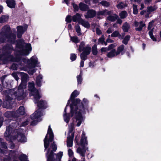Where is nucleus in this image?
Returning a JSON list of instances; mask_svg holds the SVG:
<instances>
[{
	"label": "nucleus",
	"mask_w": 161,
	"mask_h": 161,
	"mask_svg": "<svg viewBox=\"0 0 161 161\" xmlns=\"http://www.w3.org/2000/svg\"><path fill=\"white\" fill-rule=\"evenodd\" d=\"M127 7V4L124 2H121L119 3L117 5V7L119 9H123Z\"/></svg>",
	"instance_id": "412c9836"
},
{
	"label": "nucleus",
	"mask_w": 161,
	"mask_h": 161,
	"mask_svg": "<svg viewBox=\"0 0 161 161\" xmlns=\"http://www.w3.org/2000/svg\"><path fill=\"white\" fill-rule=\"evenodd\" d=\"M141 8H140V10H142L144 8V5L143 3H141Z\"/></svg>",
	"instance_id": "338daca9"
},
{
	"label": "nucleus",
	"mask_w": 161,
	"mask_h": 161,
	"mask_svg": "<svg viewBox=\"0 0 161 161\" xmlns=\"http://www.w3.org/2000/svg\"><path fill=\"white\" fill-rule=\"evenodd\" d=\"M134 25L136 27L135 30L137 31H140L142 30L143 27H146L145 25L142 21L138 22L135 21L134 22Z\"/></svg>",
	"instance_id": "4468645a"
},
{
	"label": "nucleus",
	"mask_w": 161,
	"mask_h": 161,
	"mask_svg": "<svg viewBox=\"0 0 161 161\" xmlns=\"http://www.w3.org/2000/svg\"><path fill=\"white\" fill-rule=\"evenodd\" d=\"M125 46L124 45H122L118 47L117 51H116V55H118L124 49Z\"/></svg>",
	"instance_id": "f704fd0d"
},
{
	"label": "nucleus",
	"mask_w": 161,
	"mask_h": 161,
	"mask_svg": "<svg viewBox=\"0 0 161 161\" xmlns=\"http://www.w3.org/2000/svg\"><path fill=\"white\" fill-rule=\"evenodd\" d=\"M116 55V53L115 49H113L109 52L107 54V56L109 58H112L115 57Z\"/></svg>",
	"instance_id": "6ab92c4d"
},
{
	"label": "nucleus",
	"mask_w": 161,
	"mask_h": 161,
	"mask_svg": "<svg viewBox=\"0 0 161 161\" xmlns=\"http://www.w3.org/2000/svg\"><path fill=\"white\" fill-rule=\"evenodd\" d=\"M28 90L31 91L30 96H33L34 101L36 103L38 99L40 98L41 97L39 92L34 87V83H29L28 85Z\"/></svg>",
	"instance_id": "1a4fd4ad"
},
{
	"label": "nucleus",
	"mask_w": 161,
	"mask_h": 161,
	"mask_svg": "<svg viewBox=\"0 0 161 161\" xmlns=\"http://www.w3.org/2000/svg\"><path fill=\"white\" fill-rule=\"evenodd\" d=\"M71 21V16L70 15H68L66 18V21L67 23H69Z\"/></svg>",
	"instance_id": "3c124183"
},
{
	"label": "nucleus",
	"mask_w": 161,
	"mask_h": 161,
	"mask_svg": "<svg viewBox=\"0 0 161 161\" xmlns=\"http://www.w3.org/2000/svg\"><path fill=\"white\" fill-rule=\"evenodd\" d=\"M82 19L81 18L80 15L78 13L74 15L72 18V20L74 22H78V23Z\"/></svg>",
	"instance_id": "aec40b11"
},
{
	"label": "nucleus",
	"mask_w": 161,
	"mask_h": 161,
	"mask_svg": "<svg viewBox=\"0 0 161 161\" xmlns=\"http://www.w3.org/2000/svg\"><path fill=\"white\" fill-rule=\"evenodd\" d=\"M91 50V48L89 47H86L84 49L83 52V53L86 54L87 55H89L90 52Z\"/></svg>",
	"instance_id": "e433bc0d"
},
{
	"label": "nucleus",
	"mask_w": 161,
	"mask_h": 161,
	"mask_svg": "<svg viewBox=\"0 0 161 161\" xmlns=\"http://www.w3.org/2000/svg\"><path fill=\"white\" fill-rule=\"evenodd\" d=\"M8 16L3 15L0 18V23H3L7 21L8 19Z\"/></svg>",
	"instance_id": "4c0bfd02"
},
{
	"label": "nucleus",
	"mask_w": 161,
	"mask_h": 161,
	"mask_svg": "<svg viewBox=\"0 0 161 161\" xmlns=\"http://www.w3.org/2000/svg\"><path fill=\"white\" fill-rule=\"evenodd\" d=\"M22 82L19 85L18 88L11 89L8 90L7 95L5 98L6 102H4V103L8 102V101L11 100L13 99H17L18 100H20L23 99L26 96L25 92L24 89L26 88V84L25 82L28 79V75L24 73H21V74Z\"/></svg>",
	"instance_id": "f03ea898"
},
{
	"label": "nucleus",
	"mask_w": 161,
	"mask_h": 161,
	"mask_svg": "<svg viewBox=\"0 0 161 161\" xmlns=\"http://www.w3.org/2000/svg\"><path fill=\"white\" fill-rule=\"evenodd\" d=\"M29 123V121L28 120H26V121H25V122L22 123L20 126H25L27 125Z\"/></svg>",
	"instance_id": "864d4df0"
},
{
	"label": "nucleus",
	"mask_w": 161,
	"mask_h": 161,
	"mask_svg": "<svg viewBox=\"0 0 161 161\" xmlns=\"http://www.w3.org/2000/svg\"><path fill=\"white\" fill-rule=\"evenodd\" d=\"M118 18V16L115 14H114L112 15H110L107 17V19L108 20L111 21H114L117 19Z\"/></svg>",
	"instance_id": "bb28decb"
},
{
	"label": "nucleus",
	"mask_w": 161,
	"mask_h": 161,
	"mask_svg": "<svg viewBox=\"0 0 161 161\" xmlns=\"http://www.w3.org/2000/svg\"><path fill=\"white\" fill-rule=\"evenodd\" d=\"M19 158L21 161H29L27 157L25 154H21L19 157Z\"/></svg>",
	"instance_id": "72a5a7b5"
},
{
	"label": "nucleus",
	"mask_w": 161,
	"mask_h": 161,
	"mask_svg": "<svg viewBox=\"0 0 161 161\" xmlns=\"http://www.w3.org/2000/svg\"><path fill=\"white\" fill-rule=\"evenodd\" d=\"M117 22L119 24H121L122 21V20L119 19V17L117 19Z\"/></svg>",
	"instance_id": "052dcab7"
},
{
	"label": "nucleus",
	"mask_w": 161,
	"mask_h": 161,
	"mask_svg": "<svg viewBox=\"0 0 161 161\" xmlns=\"http://www.w3.org/2000/svg\"><path fill=\"white\" fill-rule=\"evenodd\" d=\"M119 15L121 19H124L127 17L128 14L126 11H123L119 14Z\"/></svg>",
	"instance_id": "2f4dec72"
},
{
	"label": "nucleus",
	"mask_w": 161,
	"mask_h": 161,
	"mask_svg": "<svg viewBox=\"0 0 161 161\" xmlns=\"http://www.w3.org/2000/svg\"><path fill=\"white\" fill-rule=\"evenodd\" d=\"M107 42H113L114 41L110 39L109 38H108V39L107 40Z\"/></svg>",
	"instance_id": "0e129e2a"
},
{
	"label": "nucleus",
	"mask_w": 161,
	"mask_h": 161,
	"mask_svg": "<svg viewBox=\"0 0 161 161\" xmlns=\"http://www.w3.org/2000/svg\"><path fill=\"white\" fill-rule=\"evenodd\" d=\"M6 49L10 51V50H13V48L12 47V46L10 45V46H9V47H7Z\"/></svg>",
	"instance_id": "e2e57ef3"
},
{
	"label": "nucleus",
	"mask_w": 161,
	"mask_h": 161,
	"mask_svg": "<svg viewBox=\"0 0 161 161\" xmlns=\"http://www.w3.org/2000/svg\"><path fill=\"white\" fill-rule=\"evenodd\" d=\"M130 36L129 35L126 36L123 41V43L125 44H127L128 43V41L130 39Z\"/></svg>",
	"instance_id": "ea45409f"
},
{
	"label": "nucleus",
	"mask_w": 161,
	"mask_h": 161,
	"mask_svg": "<svg viewBox=\"0 0 161 161\" xmlns=\"http://www.w3.org/2000/svg\"><path fill=\"white\" fill-rule=\"evenodd\" d=\"M24 42L23 40H21L20 42H18L16 44L17 47L20 49L19 50V53L21 54L28 55L32 50V48L31 45L30 44H25V47L24 46Z\"/></svg>",
	"instance_id": "6e6552de"
},
{
	"label": "nucleus",
	"mask_w": 161,
	"mask_h": 161,
	"mask_svg": "<svg viewBox=\"0 0 161 161\" xmlns=\"http://www.w3.org/2000/svg\"><path fill=\"white\" fill-rule=\"evenodd\" d=\"M6 3L8 6L9 8H14L15 3L14 0H7Z\"/></svg>",
	"instance_id": "4be33fe9"
},
{
	"label": "nucleus",
	"mask_w": 161,
	"mask_h": 161,
	"mask_svg": "<svg viewBox=\"0 0 161 161\" xmlns=\"http://www.w3.org/2000/svg\"><path fill=\"white\" fill-rule=\"evenodd\" d=\"M49 136V140L50 142H52L53 139L54 135L52 129L50 127V125L48 127L47 134L44 140V146L45 150H46L49 146V142L47 140L48 137Z\"/></svg>",
	"instance_id": "f8f14e48"
},
{
	"label": "nucleus",
	"mask_w": 161,
	"mask_h": 161,
	"mask_svg": "<svg viewBox=\"0 0 161 161\" xmlns=\"http://www.w3.org/2000/svg\"><path fill=\"white\" fill-rule=\"evenodd\" d=\"M96 31L97 34L100 35L101 34V31L99 29L98 27H97L96 28Z\"/></svg>",
	"instance_id": "603ef678"
},
{
	"label": "nucleus",
	"mask_w": 161,
	"mask_h": 161,
	"mask_svg": "<svg viewBox=\"0 0 161 161\" xmlns=\"http://www.w3.org/2000/svg\"><path fill=\"white\" fill-rule=\"evenodd\" d=\"M12 57L11 56H10L8 58V60L9 61H14V60L12 58Z\"/></svg>",
	"instance_id": "69168bd1"
},
{
	"label": "nucleus",
	"mask_w": 161,
	"mask_h": 161,
	"mask_svg": "<svg viewBox=\"0 0 161 161\" xmlns=\"http://www.w3.org/2000/svg\"><path fill=\"white\" fill-rule=\"evenodd\" d=\"M92 52L93 54L94 55H96L97 54V45L95 44L92 48Z\"/></svg>",
	"instance_id": "c9c22d12"
},
{
	"label": "nucleus",
	"mask_w": 161,
	"mask_h": 161,
	"mask_svg": "<svg viewBox=\"0 0 161 161\" xmlns=\"http://www.w3.org/2000/svg\"><path fill=\"white\" fill-rule=\"evenodd\" d=\"M79 94V92L77 90H75L71 94L70 98L68 101L63 114L64 121L68 123L70 119L68 114H66L67 107L70 101L72 102V104L70 105L71 111L70 114L71 116H74L76 119V126H79L82 122L83 121L82 115L84 114L88 109V101L85 98H84L82 102L80 103V100L79 99H76L73 100L74 97H77Z\"/></svg>",
	"instance_id": "f257e3e1"
},
{
	"label": "nucleus",
	"mask_w": 161,
	"mask_h": 161,
	"mask_svg": "<svg viewBox=\"0 0 161 161\" xmlns=\"http://www.w3.org/2000/svg\"><path fill=\"white\" fill-rule=\"evenodd\" d=\"M76 58V56L75 54L72 53L71 54L70 58L72 61H74L75 60Z\"/></svg>",
	"instance_id": "09e8293b"
},
{
	"label": "nucleus",
	"mask_w": 161,
	"mask_h": 161,
	"mask_svg": "<svg viewBox=\"0 0 161 161\" xmlns=\"http://www.w3.org/2000/svg\"><path fill=\"white\" fill-rule=\"evenodd\" d=\"M57 149V146L53 142L51 145V148H49L46 153L47 161H61V159L63 156V153L59 152L57 154L53 153Z\"/></svg>",
	"instance_id": "423d86ee"
},
{
	"label": "nucleus",
	"mask_w": 161,
	"mask_h": 161,
	"mask_svg": "<svg viewBox=\"0 0 161 161\" xmlns=\"http://www.w3.org/2000/svg\"><path fill=\"white\" fill-rule=\"evenodd\" d=\"M113 31H114V30L112 28H109L107 30V32L108 34H109V33H112Z\"/></svg>",
	"instance_id": "6e6d98bb"
},
{
	"label": "nucleus",
	"mask_w": 161,
	"mask_h": 161,
	"mask_svg": "<svg viewBox=\"0 0 161 161\" xmlns=\"http://www.w3.org/2000/svg\"><path fill=\"white\" fill-rule=\"evenodd\" d=\"M77 136L75 138V141L79 147L77 149V152L81 156L84 157L85 156L86 151L87 150L88 147H86L87 144V141L86 140V137L85 136V134L84 131L83 132L81 138L80 142H78Z\"/></svg>",
	"instance_id": "0eeeda50"
},
{
	"label": "nucleus",
	"mask_w": 161,
	"mask_h": 161,
	"mask_svg": "<svg viewBox=\"0 0 161 161\" xmlns=\"http://www.w3.org/2000/svg\"><path fill=\"white\" fill-rule=\"evenodd\" d=\"M5 116L7 118H9L11 117H17V116L16 115L14 112H11L10 111L7 112L4 114Z\"/></svg>",
	"instance_id": "b1692460"
},
{
	"label": "nucleus",
	"mask_w": 161,
	"mask_h": 161,
	"mask_svg": "<svg viewBox=\"0 0 161 161\" xmlns=\"http://www.w3.org/2000/svg\"><path fill=\"white\" fill-rule=\"evenodd\" d=\"M9 26L6 25L2 29V31L0 33V42L3 43L7 41L11 43H14L15 41L16 36L15 34L12 33L8 34L10 31Z\"/></svg>",
	"instance_id": "20e7f679"
},
{
	"label": "nucleus",
	"mask_w": 161,
	"mask_h": 161,
	"mask_svg": "<svg viewBox=\"0 0 161 161\" xmlns=\"http://www.w3.org/2000/svg\"><path fill=\"white\" fill-rule=\"evenodd\" d=\"M84 60H81L80 62V67H83L84 66Z\"/></svg>",
	"instance_id": "680f3d73"
},
{
	"label": "nucleus",
	"mask_w": 161,
	"mask_h": 161,
	"mask_svg": "<svg viewBox=\"0 0 161 161\" xmlns=\"http://www.w3.org/2000/svg\"><path fill=\"white\" fill-rule=\"evenodd\" d=\"M96 12L94 10L91 9L89 10L85 16L86 18H92L94 17L96 14Z\"/></svg>",
	"instance_id": "dca6fc26"
},
{
	"label": "nucleus",
	"mask_w": 161,
	"mask_h": 161,
	"mask_svg": "<svg viewBox=\"0 0 161 161\" xmlns=\"http://www.w3.org/2000/svg\"><path fill=\"white\" fill-rule=\"evenodd\" d=\"M82 71H80V75L77 76V81L78 83V85L81 84L82 79Z\"/></svg>",
	"instance_id": "c756f323"
},
{
	"label": "nucleus",
	"mask_w": 161,
	"mask_h": 161,
	"mask_svg": "<svg viewBox=\"0 0 161 161\" xmlns=\"http://www.w3.org/2000/svg\"><path fill=\"white\" fill-rule=\"evenodd\" d=\"M100 3L103 6L106 7H108L110 5L109 3L105 1H103Z\"/></svg>",
	"instance_id": "a18cd8bd"
},
{
	"label": "nucleus",
	"mask_w": 161,
	"mask_h": 161,
	"mask_svg": "<svg viewBox=\"0 0 161 161\" xmlns=\"http://www.w3.org/2000/svg\"><path fill=\"white\" fill-rule=\"evenodd\" d=\"M111 14V11H108L106 10L100 11L98 12L97 14L98 15H109Z\"/></svg>",
	"instance_id": "5701e85b"
},
{
	"label": "nucleus",
	"mask_w": 161,
	"mask_h": 161,
	"mask_svg": "<svg viewBox=\"0 0 161 161\" xmlns=\"http://www.w3.org/2000/svg\"><path fill=\"white\" fill-rule=\"evenodd\" d=\"M75 30L78 34V36H80L81 35V33L80 32V28L79 25H76L75 27Z\"/></svg>",
	"instance_id": "c03bdc74"
},
{
	"label": "nucleus",
	"mask_w": 161,
	"mask_h": 161,
	"mask_svg": "<svg viewBox=\"0 0 161 161\" xmlns=\"http://www.w3.org/2000/svg\"><path fill=\"white\" fill-rule=\"evenodd\" d=\"M130 25L127 22H125L123 25L122 28L124 32H127L130 28Z\"/></svg>",
	"instance_id": "7c9ffc66"
},
{
	"label": "nucleus",
	"mask_w": 161,
	"mask_h": 161,
	"mask_svg": "<svg viewBox=\"0 0 161 161\" xmlns=\"http://www.w3.org/2000/svg\"><path fill=\"white\" fill-rule=\"evenodd\" d=\"M42 78V75H39L36 78V83L37 85L39 86H41V85Z\"/></svg>",
	"instance_id": "c85d7f7f"
},
{
	"label": "nucleus",
	"mask_w": 161,
	"mask_h": 161,
	"mask_svg": "<svg viewBox=\"0 0 161 161\" xmlns=\"http://www.w3.org/2000/svg\"><path fill=\"white\" fill-rule=\"evenodd\" d=\"M12 128L10 126L8 127L4 134L7 140L12 141L17 139L21 142H25L26 139L24 135V130L21 129H16L12 133Z\"/></svg>",
	"instance_id": "7ed1b4c3"
},
{
	"label": "nucleus",
	"mask_w": 161,
	"mask_h": 161,
	"mask_svg": "<svg viewBox=\"0 0 161 161\" xmlns=\"http://www.w3.org/2000/svg\"><path fill=\"white\" fill-rule=\"evenodd\" d=\"M39 99L40 98L38 99L36 103H37V105L39 108L31 115V119L35 120L32 121L31 123V124L32 125H35L38 122L41 120L40 118L43 115V113L41 108H45L46 107V102L45 101L42 100L38 102Z\"/></svg>",
	"instance_id": "39448f33"
},
{
	"label": "nucleus",
	"mask_w": 161,
	"mask_h": 161,
	"mask_svg": "<svg viewBox=\"0 0 161 161\" xmlns=\"http://www.w3.org/2000/svg\"><path fill=\"white\" fill-rule=\"evenodd\" d=\"M154 22V20H152L149 23L147 28L149 30H150V31L149 32V34L150 37L153 40V41H156V39L153 35Z\"/></svg>",
	"instance_id": "ddd939ff"
},
{
	"label": "nucleus",
	"mask_w": 161,
	"mask_h": 161,
	"mask_svg": "<svg viewBox=\"0 0 161 161\" xmlns=\"http://www.w3.org/2000/svg\"><path fill=\"white\" fill-rule=\"evenodd\" d=\"M68 30H71L72 28V26L70 24L68 25Z\"/></svg>",
	"instance_id": "774afa93"
},
{
	"label": "nucleus",
	"mask_w": 161,
	"mask_h": 161,
	"mask_svg": "<svg viewBox=\"0 0 161 161\" xmlns=\"http://www.w3.org/2000/svg\"><path fill=\"white\" fill-rule=\"evenodd\" d=\"M7 148V146L5 142H3L0 139V153L2 152L3 150Z\"/></svg>",
	"instance_id": "393cba45"
},
{
	"label": "nucleus",
	"mask_w": 161,
	"mask_h": 161,
	"mask_svg": "<svg viewBox=\"0 0 161 161\" xmlns=\"http://www.w3.org/2000/svg\"><path fill=\"white\" fill-rule=\"evenodd\" d=\"M71 40L73 42L77 43L80 42V40L76 36L71 37Z\"/></svg>",
	"instance_id": "58836bf2"
},
{
	"label": "nucleus",
	"mask_w": 161,
	"mask_h": 161,
	"mask_svg": "<svg viewBox=\"0 0 161 161\" xmlns=\"http://www.w3.org/2000/svg\"><path fill=\"white\" fill-rule=\"evenodd\" d=\"M109 49L108 47H103L101 49V51L102 53L106 52L107 51H109Z\"/></svg>",
	"instance_id": "8fccbe9b"
},
{
	"label": "nucleus",
	"mask_w": 161,
	"mask_h": 161,
	"mask_svg": "<svg viewBox=\"0 0 161 161\" xmlns=\"http://www.w3.org/2000/svg\"><path fill=\"white\" fill-rule=\"evenodd\" d=\"M12 75L14 77L16 80H17L19 79V78L18 77L17 75L15 74L12 73Z\"/></svg>",
	"instance_id": "13d9d810"
},
{
	"label": "nucleus",
	"mask_w": 161,
	"mask_h": 161,
	"mask_svg": "<svg viewBox=\"0 0 161 161\" xmlns=\"http://www.w3.org/2000/svg\"><path fill=\"white\" fill-rule=\"evenodd\" d=\"M68 153L69 156H72L73 154V152L72 150L71 149H69L68 151Z\"/></svg>",
	"instance_id": "5fc2aeb1"
},
{
	"label": "nucleus",
	"mask_w": 161,
	"mask_h": 161,
	"mask_svg": "<svg viewBox=\"0 0 161 161\" xmlns=\"http://www.w3.org/2000/svg\"><path fill=\"white\" fill-rule=\"evenodd\" d=\"M85 53H82L80 55L81 59L82 60H85L87 58V55Z\"/></svg>",
	"instance_id": "37998d69"
},
{
	"label": "nucleus",
	"mask_w": 161,
	"mask_h": 161,
	"mask_svg": "<svg viewBox=\"0 0 161 161\" xmlns=\"http://www.w3.org/2000/svg\"><path fill=\"white\" fill-rule=\"evenodd\" d=\"M17 36L18 38H21L22 34L26 31V27L21 26H18L17 27Z\"/></svg>",
	"instance_id": "2eb2a0df"
},
{
	"label": "nucleus",
	"mask_w": 161,
	"mask_h": 161,
	"mask_svg": "<svg viewBox=\"0 0 161 161\" xmlns=\"http://www.w3.org/2000/svg\"><path fill=\"white\" fill-rule=\"evenodd\" d=\"M29 69L28 70V72L30 75H32L36 71V69H33V68L35 67L36 64H39L37 58L36 57L33 56L31 58L30 60H29Z\"/></svg>",
	"instance_id": "9b49d317"
},
{
	"label": "nucleus",
	"mask_w": 161,
	"mask_h": 161,
	"mask_svg": "<svg viewBox=\"0 0 161 161\" xmlns=\"http://www.w3.org/2000/svg\"><path fill=\"white\" fill-rule=\"evenodd\" d=\"M79 23L86 28H88L90 27V24L87 21H85L82 19L79 21Z\"/></svg>",
	"instance_id": "cd10ccee"
},
{
	"label": "nucleus",
	"mask_w": 161,
	"mask_h": 161,
	"mask_svg": "<svg viewBox=\"0 0 161 161\" xmlns=\"http://www.w3.org/2000/svg\"><path fill=\"white\" fill-rule=\"evenodd\" d=\"M117 46V45L116 44H111L110 45H109L108 47V49L109 50H110L111 49L113 50L114 49V48L115 47H116Z\"/></svg>",
	"instance_id": "49530a36"
},
{
	"label": "nucleus",
	"mask_w": 161,
	"mask_h": 161,
	"mask_svg": "<svg viewBox=\"0 0 161 161\" xmlns=\"http://www.w3.org/2000/svg\"><path fill=\"white\" fill-rule=\"evenodd\" d=\"M25 114V110L23 106H21L19 109L17 110V113H16L17 117L19 116V115H23Z\"/></svg>",
	"instance_id": "f3484780"
},
{
	"label": "nucleus",
	"mask_w": 161,
	"mask_h": 161,
	"mask_svg": "<svg viewBox=\"0 0 161 161\" xmlns=\"http://www.w3.org/2000/svg\"><path fill=\"white\" fill-rule=\"evenodd\" d=\"M152 0H145L144 3L146 4H150L152 2Z\"/></svg>",
	"instance_id": "bf43d9fd"
},
{
	"label": "nucleus",
	"mask_w": 161,
	"mask_h": 161,
	"mask_svg": "<svg viewBox=\"0 0 161 161\" xmlns=\"http://www.w3.org/2000/svg\"><path fill=\"white\" fill-rule=\"evenodd\" d=\"M104 37L103 35L101 38L98 40V42L99 43H101L103 44L104 41Z\"/></svg>",
	"instance_id": "de8ad7c7"
},
{
	"label": "nucleus",
	"mask_w": 161,
	"mask_h": 161,
	"mask_svg": "<svg viewBox=\"0 0 161 161\" xmlns=\"http://www.w3.org/2000/svg\"><path fill=\"white\" fill-rule=\"evenodd\" d=\"M111 36L113 37H118L120 39H122V37L121 36V35L119 34V32L118 31H115L111 35Z\"/></svg>",
	"instance_id": "473e14b6"
},
{
	"label": "nucleus",
	"mask_w": 161,
	"mask_h": 161,
	"mask_svg": "<svg viewBox=\"0 0 161 161\" xmlns=\"http://www.w3.org/2000/svg\"><path fill=\"white\" fill-rule=\"evenodd\" d=\"M133 13L135 14H136L138 13V9H137V6L133 4Z\"/></svg>",
	"instance_id": "79ce46f5"
},
{
	"label": "nucleus",
	"mask_w": 161,
	"mask_h": 161,
	"mask_svg": "<svg viewBox=\"0 0 161 161\" xmlns=\"http://www.w3.org/2000/svg\"><path fill=\"white\" fill-rule=\"evenodd\" d=\"M74 127V122H71L69 125L68 136L67 140V146L68 147H71L73 146L74 133L73 132Z\"/></svg>",
	"instance_id": "9d476101"
},
{
	"label": "nucleus",
	"mask_w": 161,
	"mask_h": 161,
	"mask_svg": "<svg viewBox=\"0 0 161 161\" xmlns=\"http://www.w3.org/2000/svg\"><path fill=\"white\" fill-rule=\"evenodd\" d=\"M79 6L80 9L82 11H86L88 8V7L87 5L82 3H80Z\"/></svg>",
	"instance_id": "a878e982"
},
{
	"label": "nucleus",
	"mask_w": 161,
	"mask_h": 161,
	"mask_svg": "<svg viewBox=\"0 0 161 161\" xmlns=\"http://www.w3.org/2000/svg\"><path fill=\"white\" fill-rule=\"evenodd\" d=\"M73 7L75 10L77 11L78 10L79 8L78 7L77 5L75 4H74L73 5Z\"/></svg>",
	"instance_id": "4d7b16f0"
},
{
	"label": "nucleus",
	"mask_w": 161,
	"mask_h": 161,
	"mask_svg": "<svg viewBox=\"0 0 161 161\" xmlns=\"http://www.w3.org/2000/svg\"><path fill=\"white\" fill-rule=\"evenodd\" d=\"M84 45L85 43L84 42H81L78 49L79 51L80 52H81L82 51L84 50L85 49L84 47Z\"/></svg>",
	"instance_id": "a19ab883"
},
{
	"label": "nucleus",
	"mask_w": 161,
	"mask_h": 161,
	"mask_svg": "<svg viewBox=\"0 0 161 161\" xmlns=\"http://www.w3.org/2000/svg\"><path fill=\"white\" fill-rule=\"evenodd\" d=\"M158 7L157 5L150 6L147 7V11L149 13L156 11L158 8Z\"/></svg>",
	"instance_id": "a211bd4d"
}]
</instances>
